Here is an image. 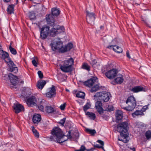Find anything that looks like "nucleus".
<instances>
[{
    "instance_id": "nucleus-64",
    "label": "nucleus",
    "mask_w": 151,
    "mask_h": 151,
    "mask_svg": "<svg viewBox=\"0 0 151 151\" xmlns=\"http://www.w3.org/2000/svg\"><path fill=\"white\" fill-rule=\"evenodd\" d=\"M19 151H24L23 150H19Z\"/></svg>"
},
{
    "instance_id": "nucleus-30",
    "label": "nucleus",
    "mask_w": 151,
    "mask_h": 151,
    "mask_svg": "<svg viewBox=\"0 0 151 151\" xmlns=\"http://www.w3.org/2000/svg\"><path fill=\"white\" fill-rule=\"evenodd\" d=\"M114 46L116 47V49L113 47V50L114 51L118 53H122L123 52V50L121 47L116 45H114Z\"/></svg>"
},
{
    "instance_id": "nucleus-28",
    "label": "nucleus",
    "mask_w": 151,
    "mask_h": 151,
    "mask_svg": "<svg viewBox=\"0 0 151 151\" xmlns=\"http://www.w3.org/2000/svg\"><path fill=\"white\" fill-rule=\"evenodd\" d=\"M86 114L91 119L94 120L96 118L95 114L93 113L88 111L86 113Z\"/></svg>"
},
{
    "instance_id": "nucleus-44",
    "label": "nucleus",
    "mask_w": 151,
    "mask_h": 151,
    "mask_svg": "<svg viewBox=\"0 0 151 151\" xmlns=\"http://www.w3.org/2000/svg\"><path fill=\"white\" fill-rule=\"evenodd\" d=\"M37 73L38 75L39 78L40 79H42L43 78V76L42 72L41 71H38L37 72Z\"/></svg>"
},
{
    "instance_id": "nucleus-17",
    "label": "nucleus",
    "mask_w": 151,
    "mask_h": 151,
    "mask_svg": "<svg viewBox=\"0 0 151 151\" xmlns=\"http://www.w3.org/2000/svg\"><path fill=\"white\" fill-rule=\"evenodd\" d=\"M101 101H97L95 104V108L97 109V111L100 114L104 113V109L102 108V104Z\"/></svg>"
},
{
    "instance_id": "nucleus-3",
    "label": "nucleus",
    "mask_w": 151,
    "mask_h": 151,
    "mask_svg": "<svg viewBox=\"0 0 151 151\" xmlns=\"http://www.w3.org/2000/svg\"><path fill=\"white\" fill-rule=\"evenodd\" d=\"M1 58L4 60L6 63L8 64L10 71L14 72V73L17 72L18 70V68L11 60L9 57V54L7 52L5 51L3 52Z\"/></svg>"
},
{
    "instance_id": "nucleus-29",
    "label": "nucleus",
    "mask_w": 151,
    "mask_h": 151,
    "mask_svg": "<svg viewBox=\"0 0 151 151\" xmlns=\"http://www.w3.org/2000/svg\"><path fill=\"white\" fill-rule=\"evenodd\" d=\"M105 110L109 111H113L114 110V107L112 105H109L108 104H106L105 106H104Z\"/></svg>"
},
{
    "instance_id": "nucleus-31",
    "label": "nucleus",
    "mask_w": 151,
    "mask_h": 151,
    "mask_svg": "<svg viewBox=\"0 0 151 151\" xmlns=\"http://www.w3.org/2000/svg\"><path fill=\"white\" fill-rule=\"evenodd\" d=\"M95 84H96L94 85L93 86L90 90L91 92L93 93V92H95L99 89V84H97V83H96Z\"/></svg>"
},
{
    "instance_id": "nucleus-4",
    "label": "nucleus",
    "mask_w": 151,
    "mask_h": 151,
    "mask_svg": "<svg viewBox=\"0 0 151 151\" xmlns=\"http://www.w3.org/2000/svg\"><path fill=\"white\" fill-rule=\"evenodd\" d=\"M74 63L73 59L71 58L64 61V64L60 66V69L63 72H71L72 70V65H73Z\"/></svg>"
},
{
    "instance_id": "nucleus-27",
    "label": "nucleus",
    "mask_w": 151,
    "mask_h": 151,
    "mask_svg": "<svg viewBox=\"0 0 151 151\" xmlns=\"http://www.w3.org/2000/svg\"><path fill=\"white\" fill-rule=\"evenodd\" d=\"M14 5L12 4L8 6L6 11L8 14H11L14 13Z\"/></svg>"
},
{
    "instance_id": "nucleus-9",
    "label": "nucleus",
    "mask_w": 151,
    "mask_h": 151,
    "mask_svg": "<svg viewBox=\"0 0 151 151\" xmlns=\"http://www.w3.org/2000/svg\"><path fill=\"white\" fill-rule=\"evenodd\" d=\"M51 45L53 51H55L58 50L59 53H62V51L63 50L64 47L62 42L60 41L55 42L53 43H51Z\"/></svg>"
},
{
    "instance_id": "nucleus-42",
    "label": "nucleus",
    "mask_w": 151,
    "mask_h": 151,
    "mask_svg": "<svg viewBox=\"0 0 151 151\" xmlns=\"http://www.w3.org/2000/svg\"><path fill=\"white\" fill-rule=\"evenodd\" d=\"M66 120V118H64L60 120V122L58 123L60 124L62 126H64V124Z\"/></svg>"
},
{
    "instance_id": "nucleus-53",
    "label": "nucleus",
    "mask_w": 151,
    "mask_h": 151,
    "mask_svg": "<svg viewBox=\"0 0 151 151\" xmlns=\"http://www.w3.org/2000/svg\"><path fill=\"white\" fill-rule=\"evenodd\" d=\"M95 148L94 147H92L90 149H86V151H93Z\"/></svg>"
},
{
    "instance_id": "nucleus-57",
    "label": "nucleus",
    "mask_w": 151,
    "mask_h": 151,
    "mask_svg": "<svg viewBox=\"0 0 151 151\" xmlns=\"http://www.w3.org/2000/svg\"><path fill=\"white\" fill-rule=\"evenodd\" d=\"M130 149L132 151H135V147L130 148Z\"/></svg>"
},
{
    "instance_id": "nucleus-16",
    "label": "nucleus",
    "mask_w": 151,
    "mask_h": 151,
    "mask_svg": "<svg viewBox=\"0 0 151 151\" xmlns=\"http://www.w3.org/2000/svg\"><path fill=\"white\" fill-rule=\"evenodd\" d=\"M13 108L16 114H18L22 111H24V110L23 106L19 104H14Z\"/></svg>"
},
{
    "instance_id": "nucleus-20",
    "label": "nucleus",
    "mask_w": 151,
    "mask_h": 151,
    "mask_svg": "<svg viewBox=\"0 0 151 151\" xmlns=\"http://www.w3.org/2000/svg\"><path fill=\"white\" fill-rule=\"evenodd\" d=\"M73 47V45L71 42L68 43L67 45H65L62 51V53H64L70 51Z\"/></svg>"
},
{
    "instance_id": "nucleus-55",
    "label": "nucleus",
    "mask_w": 151,
    "mask_h": 151,
    "mask_svg": "<svg viewBox=\"0 0 151 151\" xmlns=\"http://www.w3.org/2000/svg\"><path fill=\"white\" fill-rule=\"evenodd\" d=\"M126 55L127 57H128L130 59L131 58L129 52L128 51H127L126 52Z\"/></svg>"
},
{
    "instance_id": "nucleus-6",
    "label": "nucleus",
    "mask_w": 151,
    "mask_h": 151,
    "mask_svg": "<svg viewBox=\"0 0 151 151\" xmlns=\"http://www.w3.org/2000/svg\"><path fill=\"white\" fill-rule=\"evenodd\" d=\"M126 104H128V111L133 110L136 105V101L134 97L130 96L129 97L126 101Z\"/></svg>"
},
{
    "instance_id": "nucleus-5",
    "label": "nucleus",
    "mask_w": 151,
    "mask_h": 151,
    "mask_svg": "<svg viewBox=\"0 0 151 151\" xmlns=\"http://www.w3.org/2000/svg\"><path fill=\"white\" fill-rule=\"evenodd\" d=\"M111 97V95L110 93L106 91L97 92L94 96V99L97 97L99 100L103 102L108 101Z\"/></svg>"
},
{
    "instance_id": "nucleus-62",
    "label": "nucleus",
    "mask_w": 151,
    "mask_h": 151,
    "mask_svg": "<svg viewBox=\"0 0 151 151\" xmlns=\"http://www.w3.org/2000/svg\"><path fill=\"white\" fill-rule=\"evenodd\" d=\"M12 42H10V45L9 46H12Z\"/></svg>"
},
{
    "instance_id": "nucleus-63",
    "label": "nucleus",
    "mask_w": 151,
    "mask_h": 151,
    "mask_svg": "<svg viewBox=\"0 0 151 151\" xmlns=\"http://www.w3.org/2000/svg\"><path fill=\"white\" fill-rule=\"evenodd\" d=\"M119 139V140H120V141H124L123 140H122V139Z\"/></svg>"
},
{
    "instance_id": "nucleus-48",
    "label": "nucleus",
    "mask_w": 151,
    "mask_h": 151,
    "mask_svg": "<svg viewBox=\"0 0 151 151\" xmlns=\"http://www.w3.org/2000/svg\"><path fill=\"white\" fill-rule=\"evenodd\" d=\"M32 63L34 66L35 67H37V66L38 63L35 59H34L33 60H32Z\"/></svg>"
},
{
    "instance_id": "nucleus-26",
    "label": "nucleus",
    "mask_w": 151,
    "mask_h": 151,
    "mask_svg": "<svg viewBox=\"0 0 151 151\" xmlns=\"http://www.w3.org/2000/svg\"><path fill=\"white\" fill-rule=\"evenodd\" d=\"M45 110L48 113H52L55 111L54 108L51 106H46Z\"/></svg>"
},
{
    "instance_id": "nucleus-54",
    "label": "nucleus",
    "mask_w": 151,
    "mask_h": 151,
    "mask_svg": "<svg viewBox=\"0 0 151 151\" xmlns=\"http://www.w3.org/2000/svg\"><path fill=\"white\" fill-rule=\"evenodd\" d=\"M115 47L114 45H111L110 46H109L106 47L107 48H109V49H113V47Z\"/></svg>"
},
{
    "instance_id": "nucleus-46",
    "label": "nucleus",
    "mask_w": 151,
    "mask_h": 151,
    "mask_svg": "<svg viewBox=\"0 0 151 151\" xmlns=\"http://www.w3.org/2000/svg\"><path fill=\"white\" fill-rule=\"evenodd\" d=\"M65 105L66 104L64 103L60 106V108L61 110L63 111L64 110L66 106Z\"/></svg>"
},
{
    "instance_id": "nucleus-12",
    "label": "nucleus",
    "mask_w": 151,
    "mask_h": 151,
    "mask_svg": "<svg viewBox=\"0 0 151 151\" xmlns=\"http://www.w3.org/2000/svg\"><path fill=\"white\" fill-rule=\"evenodd\" d=\"M98 81V78L96 77H93L84 83L85 85L88 87H91L93 85L97 83Z\"/></svg>"
},
{
    "instance_id": "nucleus-34",
    "label": "nucleus",
    "mask_w": 151,
    "mask_h": 151,
    "mask_svg": "<svg viewBox=\"0 0 151 151\" xmlns=\"http://www.w3.org/2000/svg\"><path fill=\"white\" fill-rule=\"evenodd\" d=\"M85 96V93L81 91H79L76 94V96L78 98L82 99H84Z\"/></svg>"
},
{
    "instance_id": "nucleus-51",
    "label": "nucleus",
    "mask_w": 151,
    "mask_h": 151,
    "mask_svg": "<svg viewBox=\"0 0 151 151\" xmlns=\"http://www.w3.org/2000/svg\"><path fill=\"white\" fill-rule=\"evenodd\" d=\"M94 148L95 147V148H103V147H102V146H99V145H98V144H96L95 145H94Z\"/></svg>"
},
{
    "instance_id": "nucleus-7",
    "label": "nucleus",
    "mask_w": 151,
    "mask_h": 151,
    "mask_svg": "<svg viewBox=\"0 0 151 151\" xmlns=\"http://www.w3.org/2000/svg\"><path fill=\"white\" fill-rule=\"evenodd\" d=\"M40 37L42 40L45 39L48 36L50 32V27L46 25L43 26L42 28L40 27Z\"/></svg>"
},
{
    "instance_id": "nucleus-43",
    "label": "nucleus",
    "mask_w": 151,
    "mask_h": 151,
    "mask_svg": "<svg viewBox=\"0 0 151 151\" xmlns=\"http://www.w3.org/2000/svg\"><path fill=\"white\" fill-rule=\"evenodd\" d=\"M86 149L85 147L83 145H82L79 150H76L75 151H84Z\"/></svg>"
},
{
    "instance_id": "nucleus-8",
    "label": "nucleus",
    "mask_w": 151,
    "mask_h": 151,
    "mask_svg": "<svg viewBox=\"0 0 151 151\" xmlns=\"http://www.w3.org/2000/svg\"><path fill=\"white\" fill-rule=\"evenodd\" d=\"M55 27H53L50 30V35L52 37H54L56 35H58L62 32H64L65 29L63 26L57 25V26L55 25Z\"/></svg>"
},
{
    "instance_id": "nucleus-32",
    "label": "nucleus",
    "mask_w": 151,
    "mask_h": 151,
    "mask_svg": "<svg viewBox=\"0 0 151 151\" xmlns=\"http://www.w3.org/2000/svg\"><path fill=\"white\" fill-rule=\"evenodd\" d=\"M124 79L122 77H117L114 80V81L118 84H121L123 81Z\"/></svg>"
},
{
    "instance_id": "nucleus-60",
    "label": "nucleus",
    "mask_w": 151,
    "mask_h": 151,
    "mask_svg": "<svg viewBox=\"0 0 151 151\" xmlns=\"http://www.w3.org/2000/svg\"><path fill=\"white\" fill-rule=\"evenodd\" d=\"M65 90L66 91H67V92H69V90L67 89H65Z\"/></svg>"
},
{
    "instance_id": "nucleus-49",
    "label": "nucleus",
    "mask_w": 151,
    "mask_h": 151,
    "mask_svg": "<svg viewBox=\"0 0 151 151\" xmlns=\"http://www.w3.org/2000/svg\"><path fill=\"white\" fill-rule=\"evenodd\" d=\"M137 125L138 127L142 128L145 126V124L141 122L138 123Z\"/></svg>"
},
{
    "instance_id": "nucleus-24",
    "label": "nucleus",
    "mask_w": 151,
    "mask_h": 151,
    "mask_svg": "<svg viewBox=\"0 0 151 151\" xmlns=\"http://www.w3.org/2000/svg\"><path fill=\"white\" fill-rule=\"evenodd\" d=\"M46 83V82L45 81L41 80L37 82V86L38 88L42 89Z\"/></svg>"
},
{
    "instance_id": "nucleus-47",
    "label": "nucleus",
    "mask_w": 151,
    "mask_h": 151,
    "mask_svg": "<svg viewBox=\"0 0 151 151\" xmlns=\"http://www.w3.org/2000/svg\"><path fill=\"white\" fill-rule=\"evenodd\" d=\"M71 133V131L69 130L68 131V134L65 136H66L68 139L72 138V137L71 136L70 134Z\"/></svg>"
},
{
    "instance_id": "nucleus-36",
    "label": "nucleus",
    "mask_w": 151,
    "mask_h": 151,
    "mask_svg": "<svg viewBox=\"0 0 151 151\" xmlns=\"http://www.w3.org/2000/svg\"><path fill=\"white\" fill-rule=\"evenodd\" d=\"M32 132L35 135V136L37 138H38L39 137V133L37 130L35 129L34 127H32Z\"/></svg>"
},
{
    "instance_id": "nucleus-18",
    "label": "nucleus",
    "mask_w": 151,
    "mask_h": 151,
    "mask_svg": "<svg viewBox=\"0 0 151 151\" xmlns=\"http://www.w3.org/2000/svg\"><path fill=\"white\" fill-rule=\"evenodd\" d=\"M8 77L12 85H15L17 84L18 79L17 76L13 75L12 73H9L8 75Z\"/></svg>"
},
{
    "instance_id": "nucleus-41",
    "label": "nucleus",
    "mask_w": 151,
    "mask_h": 151,
    "mask_svg": "<svg viewBox=\"0 0 151 151\" xmlns=\"http://www.w3.org/2000/svg\"><path fill=\"white\" fill-rule=\"evenodd\" d=\"M145 137L147 139L151 138V131L148 130L147 131L145 134Z\"/></svg>"
},
{
    "instance_id": "nucleus-40",
    "label": "nucleus",
    "mask_w": 151,
    "mask_h": 151,
    "mask_svg": "<svg viewBox=\"0 0 151 151\" xmlns=\"http://www.w3.org/2000/svg\"><path fill=\"white\" fill-rule=\"evenodd\" d=\"M29 17L31 20H34L36 18L35 13L33 12H30Z\"/></svg>"
},
{
    "instance_id": "nucleus-10",
    "label": "nucleus",
    "mask_w": 151,
    "mask_h": 151,
    "mask_svg": "<svg viewBox=\"0 0 151 151\" xmlns=\"http://www.w3.org/2000/svg\"><path fill=\"white\" fill-rule=\"evenodd\" d=\"M86 19L87 22L91 25L94 24V20L95 19V15L93 12H90L86 10Z\"/></svg>"
},
{
    "instance_id": "nucleus-15",
    "label": "nucleus",
    "mask_w": 151,
    "mask_h": 151,
    "mask_svg": "<svg viewBox=\"0 0 151 151\" xmlns=\"http://www.w3.org/2000/svg\"><path fill=\"white\" fill-rule=\"evenodd\" d=\"M49 90L46 94L47 97L51 98L54 97L56 95V89L55 86L52 85L51 88H49Z\"/></svg>"
},
{
    "instance_id": "nucleus-50",
    "label": "nucleus",
    "mask_w": 151,
    "mask_h": 151,
    "mask_svg": "<svg viewBox=\"0 0 151 151\" xmlns=\"http://www.w3.org/2000/svg\"><path fill=\"white\" fill-rule=\"evenodd\" d=\"M96 142L100 143L101 146L103 147V146L104 145V142L103 141L100 140H98Z\"/></svg>"
},
{
    "instance_id": "nucleus-59",
    "label": "nucleus",
    "mask_w": 151,
    "mask_h": 151,
    "mask_svg": "<svg viewBox=\"0 0 151 151\" xmlns=\"http://www.w3.org/2000/svg\"><path fill=\"white\" fill-rule=\"evenodd\" d=\"M100 29H104V26H101L100 27Z\"/></svg>"
},
{
    "instance_id": "nucleus-14",
    "label": "nucleus",
    "mask_w": 151,
    "mask_h": 151,
    "mask_svg": "<svg viewBox=\"0 0 151 151\" xmlns=\"http://www.w3.org/2000/svg\"><path fill=\"white\" fill-rule=\"evenodd\" d=\"M117 73L118 71L116 69L113 68L106 72L105 75L108 78L111 79L116 76Z\"/></svg>"
},
{
    "instance_id": "nucleus-13",
    "label": "nucleus",
    "mask_w": 151,
    "mask_h": 151,
    "mask_svg": "<svg viewBox=\"0 0 151 151\" xmlns=\"http://www.w3.org/2000/svg\"><path fill=\"white\" fill-rule=\"evenodd\" d=\"M26 102L29 107H33L36 105L37 99L35 96H32L27 99Z\"/></svg>"
},
{
    "instance_id": "nucleus-45",
    "label": "nucleus",
    "mask_w": 151,
    "mask_h": 151,
    "mask_svg": "<svg viewBox=\"0 0 151 151\" xmlns=\"http://www.w3.org/2000/svg\"><path fill=\"white\" fill-rule=\"evenodd\" d=\"M148 105H149V104H148L147 105H145L143 107L141 110V111L142 112L145 111L146 110L148 109Z\"/></svg>"
},
{
    "instance_id": "nucleus-52",
    "label": "nucleus",
    "mask_w": 151,
    "mask_h": 151,
    "mask_svg": "<svg viewBox=\"0 0 151 151\" xmlns=\"http://www.w3.org/2000/svg\"><path fill=\"white\" fill-rule=\"evenodd\" d=\"M121 106L122 109H123L124 110H125L126 111H128V106L127 107H126L122 105L121 104Z\"/></svg>"
},
{
    "instance_id": "nucleus-23",
    "label": "nucleus",
    "mask_w": 151,
    "mask_h": 151,
    "mask_svg": "<svg viewBox=\"0 0 151 151\" xmlns=\"http://www.w3.org/2000/svg\"><path fill=\"white\" fill-rule=\"evenodd\" d=\"M60 14V11L59 9H58L56 7L52 9L51 13L49 14H52V17H54L55 16H57Z\"/></svg>"
},
{
    "instance_id": "nucleus-35",
    "label": "nucleus",
    "mask_w": 151,
    "mask_h": 151,
    "mask_svg": "<svg viewBox=\"0 0 151 151\" xmlns=\"http://www.w3.org/2000/svg\"><path fill=\"white\" fill-rule=\"evenodd\" d=\"M86 132L92 135H94V134L96 133V131L94 129H91L88 128H86L85 129Z\"/></svg>"
},
{
    "instance_id": "nucleus-22",
    "label": "nucleus",
    "mask_w": 151,
    "mask_h": 151,
    "mask_svg": "<svg viewBox=\"0 0 151 151\" xmlns=\"http://www.w3.org/2000/svg\"><path fill=\"white\" fill-rule=\"evenodd\" d=\"M116 122H119V121H120L122 119L123 114L122 112L120 110H117L116 114Z\"/></svg>"
},
{
    "instance_id": "nucleus-33",
    "label": "nucleus",
    "mask_w": 151,
    "mask_h": 151,
    "mask_svg": "<svg viewBox=\"0 0 151 151\" xmlns=\"http://www.w3.org/2000/svg\"><path fill=\"white\" fill-rule=\"evenodd\" d=\"M82 68L87 70L88 71L90 70V67L86 63H83L82 65Z\"/></svg>"
},
{
    "instance_id": "nucleus-39",
    "label": "nucleus",
    "mask_w": 151,
    "mask_h": 151,
    "mask_svg": "<svg viewBox=\"0 0 151 151\" xmlns=\"http://www.w3.org/2000/svg\"><path fill=\"white\" fill-rule=\"evenodd\" d=\"M9 49L13 55H15L17 53L16 50L12 47L11 46H9Z\"/></svg>"
},
{
    "instance_id": "nucleus-56",
    "label": "nucleus",
    "mask_w": 151,
    "mask_h": 151,
    "mask_svg": "<svg viewBox=\"0 0 151 151\" xmlns=\"http://www.w3.org/2000/svg\"><path fill=\"white\" fill-rule=\"evenodd\" d=\"M101 117L103 118V119H106V118H107V116H106L104 114V115H103Z\"/></svg>"
},
{
    "instance_id": "nucleus-2",
    "label": "nucleus",
    "mask_w": 151,
    "mask_h": 151,
    "mask_svg": "<svg viewBox=\"0 0 151 151\" xmlns=\"http://www.w3.org/2000/svg\"><path fill=\"white\" fill-rule=\"evenodd\" d=\"M113 127L114 131H117L120 133L121 136L124 137V139H125L124 142H127V141L126 138L128 137V135L126 133L127 132L128 128V122H124L118 124H115L113 126Z\"/></svg>"
},
{
    "instance_id": "nucleus-61",
    "label": "nucleus",
    "mask_w": 151,
    "mask_h": 151,
    "mask_svg": "<svg viewBox=\"0 0 151 151\" xmlns=\"http://www.w3.org/2000/svg\"><path fill=\"white\" fill-rule=\"evenodd\" d=\"M18 0H16V4H18Z\"/></svg>"
},
{
    "instance_id": "nucleus-37",
    "label": "nucleus",
    "mask_w": 151,
    "mask_h": 151,
    "mask_svg": "<svg viewBox=\"0 0 151 151\" xmlns=\"http://www.w3.org/2000/svg\"><path fill=\"white\" fill-rule=\"evenodd\" d=\"M91 104L89 102H87L83 107V110L86 112L87 110L91 106Z\"/></svg>"
},
{
    "instance_id": "nucleus-21",
    "label": "nucleus",
    "mask_w": 151,
    "mask_h": 151,
    "mask_svg": "<svg viewBox=\"0 0 151 151\" xmlns=\"http://www.w3.org/2000/svg\"><path fill=\"white\" fill-rule=\"evenodd\" d=\"M41 115L39 114H35L32 117V121L35 124H37L41 120Z\"/></svg>"
},
{
    "instance_id": "nucleus-25",
    "label": "nucleus",
    "mask_w": 151,
    "mask_h": 151,
    "mask_svg": "<svg viewBox=\"0 0 151 151\" xmlns=\"http://www.w3.org/2000/svg\"><path fill=\"white\" fill-rule=\"evenodd\" d=\"M46 105L45 101L43 100L41 102L40 104L38 106V108L41 111L44 112V107H46Z\"/></svg>"
},
{
    "instance_id": "nucleus-38",
    "label": "nucleus",
    "mask_w": 151,
    "mask_h": 151,
    "mask_svg": "<svg viewBox=\"0 0 151 151\" xmlns=\"http://www.w3.org/2000/svg\"><path fill=\"white\" fill-rule=\"evenodd\" d=\"M144 115V113L141 110H136L133 114V115L138 116L139 115Z\"/></svg>"
},
{
    "instance_id": "nucleus-58",
    "label": "nucleus",
    "mask_w": 151,
    "mask_h": 151,
    "mask_svg": "<svg viewBox=\"0 0 151 151\" xmlns=\"http://www.w3.org/2000/svg\"><path fill=\"white\" fill-rule=\"evenodd\" d=\"M11 0H3L4 2H8L10 1Z\"/></svg>"
},
{
    "instance_id": "nucleus-19",
    "label": "nucleus",
    "mask_w": 151,
    "mask_h": 151,
    "mask_svg": "<svg viewBox=\"0 0 151 151\" xmlns=\"http://www.w3.org/2000/svg\"><path fill=\"white\" fill-rule=\"evenodd\" d=\"M131 91L134 93H137L140 91L145 92L147 89L141 86H138L132 88Z\"/></svg>"
},
{
    "instance_id": "nucleus-1",
    "label": "nucleus",
    "mask_w": 151,
    "mask_h": 151,
    "mask_svg": "<svg viewBox=\"0 0 151 151\" xmlns=\"http://www.w3.org/2000/svg\"><path fill=\"white\" fill-rule=\"evenodd\" d=\"M51 133L52 135L48 138L50 141L57 142L61 143L67 140L63 139V137L65 135L63 134L61 129L58 127H55L52 130Z\"/></svg>"
},
{
    "instance_id": "nucleus-11",
    "label": "nucleus",
    "mask_w": 151,
    "mask_h": 151,
    "mask_svg": "<svg viewBox=\"0 0 151 151\" xmlns=\"http://www.w3.org/2000/svg\"><path fill=\"white\" fill-rule=\"evenodd\" d=\"M45 19L47 24L51 27H54L55 25V20L52 17V14H47L46 15Z\"/></svg>"
}]
</instances>
